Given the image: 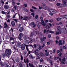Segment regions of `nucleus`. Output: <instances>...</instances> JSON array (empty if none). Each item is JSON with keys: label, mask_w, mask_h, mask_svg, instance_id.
I'll return each instance as SVG.
<instances>
[{"label": "nucleus", "mask_w": 67, "mask_h": 67, "mask_svg": "<svg viewBox=\"0 0 67 67\" xmlns=\"http://www.w3.org/2000/svg\"><path fill=\"white\" fill-rule=\"evenodd\" d=\"M19 65L20 67H22V63H19Z\"/></svg>", "instance_id": "44"}, {"label": "nucleus", "mask_w": 67, "mask_h": 67, "mask_svg": "<svg viewBox=\"0 0 67 67\" xmlns=\"http://www.w3.org/2000/svg\"><path fill=\"white\" fill-rule=\"evenodd\" d=\"M61 64H64V65H65V64H66L63 61H61Z\"/></svg>", "instance_id": "47"}, {"label": "nucleus", "mask_w": 67, "mask_h": 67, "mask_svg": "<svg viewBox=\"0 0 67 67\" xmlns=\"http://www.w3.org/2000/svg\"><path fill=\"white\" fill-rule=\"evenodd\" d=\"M34 48H36V45L35 44H34Z\"/></svg>", "instance_id": "62"}, {"label": "nucleus", "mask_w": 67, "mask_h": 67, "mask_svg": "<svg viewBox=\"0 0 67 67\" xmlns=\"http://www.w3.org/2000/svg\"><path fill=\"white\" fill-rule=\"evenodd\" d=\"M30 11H31V12L32 13H33L34 12V10H33V9H30Z\"/></svg>", "instance_id": "36"}, {"label": "nucleus", "mask_w": 67, "mask_h": 67, "mask_svg": "<svg viewBox=\"0 0 67 67\" xmlns=\"http://www.w3.org/2000/svg\"><path fill=\"white\" fill-rule=\"evenodd\" d=\"M32 52V51H29V52H28V53L27 54H28L29 55H30V54H31V52Z\"/></svg>", "instance_id": "48"}, {"label": "nucleus", "mask_w": 67, "mask_h": 67, "mask_svg": "<svg viewBox=\"0 0 67 67\" xmlns=\"http://www.w3.org/2000/svg\"><path fill=\"white\" fill-rule=\"evenodd\" d=\"M62 2L64 3V5H67L66 1H62Z\"/></svg>", "instance_id": "28"}, {"label": "nucleus", "mask_w": 67, "mask_h": 67, "mask_svg": "<svg viewBox=\"0 0 67 67\" xmlns=\"http://www.w3.org/2000/svg\"><path fill=\"white\" fill-rule=\"evenodd\" d=\"M40 55L41 56H44V55L43 54V53L42 52H40Z\"/></svg>", "instance_id": "33"}, {"label": "nucleus", "mask_w": 67, "mask_h": 67, "mask_svg": "<svg viewBox=\"0 0 67 67\" xmlns=\"http://www.w3.org/2000/svg\"><path fill=\"white\" fill-rule=\"evenodd\" d=\"M55 43L56 44H57L58 43V41L57 40H56L55 41Z\"/></svg>", "instance_id": "55"}, {"label": "nucleus", "mask_w": 67, "mask_h": 67, "mask_svg": "<svg viewBox=\"0 0 67 67\" xmlns=\"http://www.w3.org/2000/svg\"><path fill=\"white\" fill-rule=\"evenodd\" d=\"M24 35V34L22 32H20L18 36L23 37V36Z\"/></svg>", "instance_id": "13"}, {"label": "nucleus", "mask_w": 67, "mask_h": 67, "mask_svg": "<svg viewBox=\"0 0 67 67\" xmlns=\"http://www.w3.org/2000/svg\"><path fill=\"white\" fill-rule=\"evenodd\" d=\"M24 6L25 7H27V4H24Z\"/></svg>", "instance_id": "51"}, {"label": "nucleus", "mask_w": 67, "mask_h": 67, "mask_svg": "<svg viewBox=\"0 0 67 67\" xmlns=\"http://www.w3.org/2000/svg\"><path fill=\"white\" fill-rule=\"evenodd\" d=\"M31 15L33 16V17H34L35 14L34 13H31Z\"/></svg>", "instance_id": "54"}, {"label": "nucleus", "mask_w": 67, "mask_h": 67, "mask_svg": "<svg viewBox=\"0 0 67 67\" xmlns=\"http://www.w3.org/2000/svg\"><path fill=\"white\" fill-rule=\"evenodd\" d=\"M15 61L16 62H20V59L19 58H17L15 59Z\"/></svg>", "instance_id": "22"}, {"label": "nucleus", "mask_w": 67, "mask_h": 67, "mask_svg": "<svg viewBox=\"0 0 67 67\" xmlns=\"http://www.w3.org/2000/svg\"><path fill=\"white\" fill-rule=\"evenodd\" d=\"M10 17H11V16H10V15H9L8 14L7 15V18H8V19H9V18H10Z\"/></svg>", "instance_id": "42"}, {"label": "nucleus", "mask_w": 67, "mask_h": 67, "mask_svg": "<svg viewBox=\"0 0 67 67\" xmlns=\"http://www.w3.org/2000/svg\"><path fill=\"white\" fill-rule=\"evenodd\" d=\"M60 5V3H58L57 4V6H59Z\"/></svg>", "instance_id": "60"}, {"label": "nucleus", "mask_w": 67, "mask_h": 67, "mask_svg": "<svg viewBox=\"0 0 67 67\" xmlns=\"http://www.w3.org/2000/svg\"><path fill=\"white\" fill-rule=\"evenodd\" d=\"M47 45H49L50 44V42H47Z\"/></svg>", "instance_id": "59"}, {"label": "nucleus", "mask_w": 67, "mask_h": 67, "mask_svg": "<svg viewBox=\"0 0 67 67\" xmlns=\"http://www.w3.org/2000/svg\"><path fill=\"white\" fill-rule=\"evenodd\" d=\"M34 34H33V32H31V33L30 34V37H32L34 35Z\"/></svg>", "instance_id": "25"}, {"label": "nucleus", "mask_w": 67, "mask_h": 67, "mask_svg": "<svg viewBox=\"0 0 67 67\" xmlns=\"http://www.w3.org/2000/svg\"><path fill=\"white\" fill-rule=\"evenodd\" d=\"M63 42V41H62V40H59V46H60V45H62V43Z\"/></svg>", "instance_id": "15"}, {"label": "nucleus", "mask_w": 67, "mask_h": 67, "mask_svg": "<svg viewBox=\"0 0 67 67\" xmlns=\"http://www.w3.org/2000/svg\"><path fill=\"white\" fill-rule=\"evenodd\" d=\"M35 26H36V24H34V25H33L32 26V27L34 28L35 27Z\"/></svg>", "instance_id": "64"}, {"label": "nucleus", "mask_w": 67, "mask_h": 67, "mask_svg": "<svg viewBox=\"0 0 67 67\" xmlns=\"http://www.w3.org/2000/svg\"><path fill=\"white\" fill-rule=\"evenodd\" d=\"M57 52L58 54L59 53H60V50H58L57 51Z\"/></svg>", "instance_id": "61"}, {"label": "nucleus", "mask_w": 67, "mask_h": 67, "mask_svg": "<svg viewBox=\"0 0 67 67\" xmlns=\"http://www.w3.org/2000/svg\"><path fill=\"white\" fill-rule=\"evenodd\" d=\"M49 63L51 65H53V62H52V61L51 60H49Z\"/></svg>", "instance_id": "21"}, {"label": "nucleus", "mask_w": 67, "mask_h": 67, "mask_svg": "<svg viewBox=\"0 0 67 67\" xmlns=\"http://www.w3.org/2000/svg\"><path fill=\"white\" fill-rule=\"evenodd\" d=\"M40 59V57H37L36 59L37 60V59Z\"/></svg>", "instance_id": "45"}, {"label": "nucleus", "mask_w": 67, "mask_h": 67, "mask_svg": "<svg viewBox=\"0 0 67 67\" xmlns=\"http://www.w3.org/2000/svg\"><path fill=\"white\" fill-rule=\"evenodd\" d=\"M38 15H36L35 17V19H37V18H38Z\"/></svg>", "instance_id": "46"}, {"label": "nucleus", "mask_w": 67, "mask_h": 67, "mask_svg": "<svg viewBox=\"0 0 67 67\" xmlns=\"http://www.w3.org/2000/svg\"><path fill=\"white\" fill-rule=\"evenodd\" d=\"M22 37H19L18 36V38L20 41H22Z\"/></svg>", "instance_id": "34"}, {"label": "nucleus", "mask_w": 67, "mask_h": 67, "mask_svg": "<svg viewBox=\"0 0 67 67\" xmlns=\"http://www.w3.org/2000/svg\"><path fill=\"white\" fill-rule=\"evenodd\" d=\"M50 12L51 13H55V11L53 9H51L50 10Z\"/></svg>", "instance_id": "20"}, {"label": "nucleus", "mask_w": 67, "mask_h": 67, "mask_svg": "<svg viewBox=\"0 0 67 67\" xmlns=\"http://www.w3.org/2000/svg\"><path fill=\"white\" fill-rule=\"evenodd\" d=\"M43 58H41L40 59V63H42V62H43Z\"/></svg>", "instance_id": "39"}, {"label": "nucleus", "mask_w": 67, "mask_h": 67, "mask_svg": "<svg viewBox=\"0 0 67 67\" xmlns=\"http://www.w3.org/2000/svg\"><path fill=\"white\" fill-rule=\"evenodd\" d=\"M20 57H21L20 59L21 60H23L24 59H23V56H22V55H21Z\"/></svg>", "instance_id": "26"}, {"label": "nucleus", "mask_w": 67, "mask_h": 67, "mask_svg": "<svg viewBox=\"0 0 67 67\" xmlns=\"http://www.w3.org/2000/svg\"><path fill=\"white\" fill-rule=\"evenodd\" d=\"M49 54V52H48L47 53H45V55H46L47 56H48Z\"/></svg>", "instance_id": "32"}, {"label": "nucleus", "mask_w": 67, "mask_h": 67, "mask_svg": "<svg viewBox=\"0 0 67 67\" xmlns=\"http://www.w3.org/2000/svg\"><path fill=\"white\" fill-rule=\"evenodd\" d=\"M41 22L42 25H44V27L46 26V24L44 23V21L43 20H42L41 21Z\"/></svg>", "instance_id": "8"}, {"label": "nucleus", "mask_w": 67, "mask_h": 67, "mask_svg": "<svg viewBox=\"0 0 67 67\" xmlns=\"http://www.w3.org/2000/svg\"><path fill=\"white\" fill-rule=\"evenodd\" d=\"M21 48L22 50H24L25 49V45L24 44H22L21 46Z\"/></svg>", "instance_id": "9"}, {"label": "nucleus", "mask_w": 67, "mask_h": 67, "mask_svg": "<svg viewBox=\"0 0 67 67\" xmlns=\"http://www.w3.org/2000/svg\"><path fill=\"white\" fill-rule=\"evenodd\" d=\"M63 19V18L62 17H60L56 19V20L57 21H59V20H62Z\"/></svg>", "instance_id": "19"}, {"label": "nucleus", "mask_w": 67, "mask_h": 67, "mask_svg": "<svg viewBox=\"0 0 67 67\" xmlns=\"http://www.w3.org/2000/svg\"><path fill=\"white\" fill-rule=\"evenodd\" d=\"M42 8L43 9L46 10H49V7L45 5H43Z\"/></svg>", "instance_id": "3"}, {"label": "nucleus", "mask_w": 67, "mask_h": 67, "mask_svg": "<svg viewBox=\"0 0 67 67\" xmlns=\"http://www.w3.org/2000/svg\"><path fill=\"white\" fill-rule=\"evenodd\" d=\"M23 38L24 40H27V37L26 36H25L23 37Z\"/></svg>", "instance_id": "35"}, {"label": "nucleus", "mask_w": 67, "mask_h": 67, "mask_svg": "<svg viewBox=\"0 0 67 67\" xmlns=\"http://www.w3.org/2000/svg\"><path fill=\"white\" fill-rule=\"evenodd\" d=\"M13 20L15 21L16 23H17V22H18V20L17 19H13Z\"/></svg>", "instance_id": "41"}, {"label": "nucleus", "mask_w": 67, "mask_h": 67, "mask_svg": "<svg viewBox=\"0 0 67 67\" xmlns=\"http://www.w3.org/2000/svg\"><path fill=\"white\" fill-rule=\"evenodd\" d=\"M16 48H17V47H16V46H14L13 47V48L15 50H16Z\"/></svg>", "instance_id": "49"}, {"label": "nucleus", "mask_w": 67, "mask_h": 67, "mask_svg": "<svg viewBox=\"0 0 67 67\" xmlns=\"http://www.w3.org/2000/svg\"><path fill=\"white\" fill-rule=\"evenodd\" d=\"M67 29L65 28V29L64 28H62L61 30V32H62V33H64L65 34L67 32Z\"/></svg>", "instance_id": "2"}, {"label": "nucleus", "mask_w": 67, "mask_h": 67, "mask_svg": "<svg viewBox=\"0 0 67 67\" xmlns=\"http://www.w3.org/2000/svg\"><path fill=\"white\" fill-rule=\"evenodd\" d=\"M59 56L60 57H62V53H59Z\"/></svg>", "instance_id": "57"}, {"label": "nucleus", "mask_w": 67, "mask_h": 67, "mask_svg": "<svg viewBox=\"0 0 67 67\" xmlns=\"http://www.w3.org/2000/svg\"><path fill=\"white\" fill-rule=\"evenodd\" d=\"M46 38V37H43L42 38H41V41H40V43H43V42H44V41H45V39Z\"/></svg>", "instance_id": "4"}, {"label": "nucleus", "mask_w": 67, "mask_h": 67, "mask_svg": "<svg viewBox=\"0 0 67 67\" xmlns=\"http://www.w3.org/2000/svg\"><path fill=\"white\" fill-rule=\"evenodd\" d=\"M30 43V41L29 40H27L25 41V43L26 44H29Z\"/></svg>", "instance_id": "18"}, {"label": "nucleus", "mask_w": 67, "mask_h": 67, "mask_svg": "<svg viewBox=\"0 0 67 67\" xmlns=\"http://www.w3.org/2000/svg\"><path fill=\"white\" fill-rule=\"evenodd\" d=\"M49 25H50L51 26H52V24L51 23H49L48 24Z\"/></svg>", "instance_id": "56"}, {"label": "nucleus", "mask_w": 67, "mask_h": 67, "mask_svg": "<svg viewBox=\"0 0 67 67\" xmlns=\"http://www.w3.org/2000/svg\"><path fill=\"white\" fill-rule=\"evenodd\" d=\"M59 34V32H57L55 33L56 35H58Z\"/></svg>", "instance_id": "50"}, {"label": "nucleus", "mask_w": 67, "mask_h": 67, "mask_svg": "<svg viewBox=\"0 0 67 67\" xmlns=\"http://www.w3.org/2000/svg\"><path fill=\"white\" fill-rule=\"evenodd\" d=\"M26 63H29V59L27 58L26 59Z\"/></svg>", "instance_id": "38"}, {"label": "nucleus", "mask_w": 67, "mask_h": 67, "mask_svg": "<svg viewBox=\"0 0 67 67\" xmlns=\"http://www.w3.org/2000/svg\"><path fill=\"white\" fill-rule=\"evenodd\" d=\"M11 24H12V25L13 27H14V26H15V22L14 21H12L11 23Z\"/></svg>", "instance_id": "17"}, {"label": "nucleus", "mask_w": 67, "mask_h": 67, "mask_svg": "<svg viewBox=\"0 0 67 67\" xmlns=\"http://www.w3.org/2000/svg\"><path fill=\"white\" fill-rule=\"evenodd\" d=\"M32 8L34 9H35V10L37 9V8H36L35 7H34V6H32Z\"/></svg>", "instance_id": "40"}, {"label": "nucleus", "mask_w": 67, "mask_h": 67, "mask_svg": "<svg viewBox=\"0 0 67 67\" xmlns=\"http://www.w3.org/2000/svg\"><path fill=\"white\" fill-rule=\"evenodd\" d=\"M1 2L2 3V4H4V1L2 0H1Z\"/></svg>", "instance_id": "58"}, {"label": "nucleus", "mask_w": 67, "mask_h": 67, "mask_svg": "<svg viewBox=\"0 0 67 67\" xmlns=\"http://www.w3.org/2000/svg\"><path fill=\"white\" fill-rule=\"evenodd\" d=\"M10 21H11V20H10V19H8L7 21V22H8V23H10Z\"/></svg>", "instance_id": "52"}, {"label": "nucleus", "mask_w": 67, "mask_h": 67, "mask_svg": "<svg viewBox=\"0 0 67 67\" xmlns=\"http://www.w3.org/2000/svg\"><path fill=\"white\" fill-rule=\"evenodd\" d=\"M30 41L31 43H33V39H32V38H30Z\"/></svg>", "instance_id": "43"}, {"label": "nucleus", "mask_w": 67, "mask_h": 67, "mask_svg": "<svg viewBox=\"0 0 67 67\" xmlns=\"http://www.w3.org/2000/svg\"><path fill=\"white\" fill-rule=\"evenodd\" d=\"M31 24L32 25H33L34 24V22H32L31 23Z\"/></svg>", "instance_id": "63"}, {"label": "nucleus", "mask_w": 67, "mask_h": 67, "mask_svg": "<svg viewBox=\"0 0 67 67\" xmlns=\"http://www.w3.org/2000/svg\"><path fill=\"white\" fill-rule=\"evenodd\" d=\"M25 18H24L23 19V20H27V19H30V17L28 16H25Z\"/></svg>", "instance_id": "14"}, {"label": "nucleus", "mask_w": 67, "mask_h": 67, "mask_svg": "<svg viewBox=\"0 0 67 67\" xmlns=\"http://www.w3.org/2000/svg\"><path fill=\"white\" fill-rule=\"evenodd\" d=\"M24 29V28H23V27H21L20 28L19 31L20 32H22L23 31Z\"/></svg>", "instance_id": "11"}, {"label": "nucleus", "mask_w": 67, "mask_h": 67, "mask_svg": "<svg viewBox=\"0 0 67 67\" xmlns=\"http://www.w3.org/2000/svg\"><path fill=\"white\" fill-rule=\"evenodd\" d=\"M37 49H35L34 52V53L37 56V57H40V55L39 54L37 53Z\"/></svg>", "instance_id": "5"}, {"label": "nucleus", "mask_w": 67, "mask_h": 67, "mask_svg": "<svg viewBox=\"0 0 67 67\" xmlns=\"http://www.w3.org/2000/svg\"><path fill=\"white\" fill-rule=\"evenodd\" d=\"M48 31H49V33H50L51 34H53V33H54V31H49L48 30H47V31L46 32V34H48Z\"/></svg>", "instance_id": "12"}, {"label": "nucleus", "mask_w": 67, "mask_h": 67, "mask_svg": "<svg viewBox=\"0 0 67 67\" xmlns=\"http://www.w3.org/2000/svg\"><path fill=\"white\" fill-rule=\"evenodd\" d=\"M21 42H18L17 44V47H20L21 46Z\"/></svg>", "instance_id": "10"}, {"label": "nucleus", "mask_w": 67, "mask_h": 67, "mask_svg": "<svg viewBox=\"0 0 67 67\" xmlns=\"http://www.w3.org/2000/svg\"><path fill=\"white\" fill-rule=\"evenodd\" d=\"M29 56L30 58H31L32 59H33L34 58V57H33L32 56V54H30L29 55Z\"/></svg>", "instance_id": "29"}, {"label": "nucleus", "mask_w": 67, "mask_h": 67, "mask_svg": "<svg viewBox=\"0 0 67 67\" xmlns=\"http://www.w3.org/2000/svg\"><path fill=\"white\" fill-rule=\"evenodd\" d=\"M5 67H10V66L9 65L8 63H7L5 64Z\"/></svg>", "instance_id": "37"}, {"label": "nucleus", "mask_w": 67, "mask_h": 67, "mask_svg": "<svg viewBox=\"0 0 67 67\" xmlns=\"http://www.w3.org/2000/svg\"><path fill=\"white\" fill-rule=\"evenodd\" d=\"M1 12H2L1 13H2V14H6V12H5L4 11L2 10Z\"/></svg>", "instance_id": "31"}, {"label": "nucleus", "mask_w": 67, "mask_h": 67, "mask_svg": "<svg viewBox=\"0 0 67 67\" xmlns=\"http://www.w3.org/2000/svg\"><path fill=\"white\" fill-rule=\"evenodd\" d=\"M0 65H1V66L2 67H3L4 66V64H3V63H2V62H0Z\"/></svg>", "instance_id": "27"}, {"label": "nucleus", "mask_w": 67, "mask_h": 67, "mask_svg": "<svg viewBox=\"0 0 67 67\" xmlns=\"http://www.w3.org/2000/svg\"><path fill=\"white\" fill-rule=\"evenodd\" d=\"M29 65L30 67H35L34 66H33V65L32 64L30 63H29Z\"/></svg>", "instance_id": "24"}, {"label": "nucleus", "mask_w": 67, "mask_h": 67, "mask_svg": "<svg viewBox=\"0 0 67 67\" xmlns=\"http://www.w3.org/2000/svg\"><path fill=\"white\" fill-rule=\"evenodd\" d=\"M4 27L3 29H7L8 28V25H7V23L5 22L4 23Z\"/></svg>", "instance_id": "7"}, {"label": "nucleus", "mask_w": 67, "mask_h": 67, "mask_svg": "<svg viewBox=\"0 0 67 67\" xmlns=\"http://www.w3.org/2000/svg\"><path fill=\"white\" fill-rule=\"evenodd\" d=\"M4 9H9V6H8L7 5L5 4L4 5Z\"/></svg>", "instance_id": "16"}, {"label": "nucleus", "mask_w": 67, "mask_h": 67, "mask_svg": "<svg viewBox=\"0 0 67 67\" xmlns=\"http://www.w3.org/2000/svg\"><path fill=\"white\" fill-rule=\"evenodd\" d=\"M58 31H59L60 30V26H58L57 27Z\"/></svg>", "instance_id": "30"}, {"label": "nucleus", "mask_w": 67, "mask_h": 67, "mask_svg": "<svg viewBox=\"0 0 67 67\" xmlns=\"http://www.w3.org/2000/svg\"><path fill=\"white\" fill-rule=\"evenodd\" d=\"M5 54H4L3 56V58H5L6 57V55L7 57H10V55L11 54V50L10 49H7L5 50Z\"/></svg>", "instance_id": "1"}, {"label": "nucleus", "mask_w": 67, "mask_h": 67, "mask_svg": "<svg viewBox=\"0 0 67 67\" xmlns=\"http://www.w3.org/2000/svg\"><path fill=\"white\" fill-rule=\"evenodd\" d=\"M12 3H13V6H14V8L15 10H16V7L15 6V2H14V0H12Z\"/></svg>", "instance_id": "6"}, {"label": "nucleus", "mask_w": 67, "mask_h": 67, "mask_svg": "<svg viewBox=\"0 0 67 67\" xmlns=\"http://www.w3.org/2000/svg\"><path fill=\"white\" fill-rule=\"evenodd\" d=\"M49 22V20H45V22L46 23H47V22Z\"/></svg>", "instance_id": "53"}, {"label": "nucleus", "mask_w": 67, "mask_h": 67, "mask_svg": "<svg viewBox=\"0 0 67 67\" xmlns=\"http://www.w3.org/2000/svg\"><path fill=\"white\" fill-rule=\"evenodd\" d=\"M14 39L12 37H11L10 38V41H14Z\"/></svg>", "instance_id": "23"}]
</instances>
